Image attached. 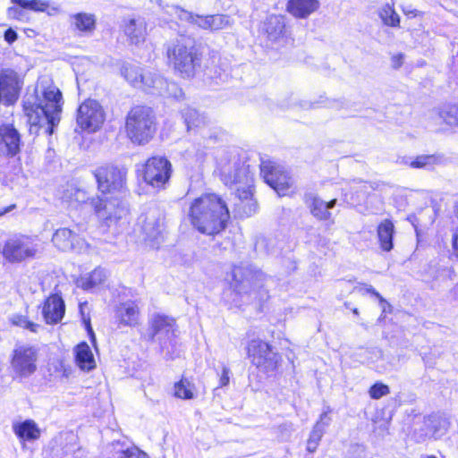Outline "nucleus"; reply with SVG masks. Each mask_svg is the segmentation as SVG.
Masks as SVG:
<instances>
[{
  "label": "nucleus",
  "mask_w": 458,
  "mask_h": 458,
  "mask_svg": "<svg viewBox=\"0 0 458 458\" xmlns=\"http://www.w3.org/2000/svg\"><path fill=\"white\" fill-rule=\"evenodd\" d=\"M260 174L265 182L280 195H284L291 186V178L288 174L272 162H262Z\"/></svg>",
  "instance_id": "nucleus-15"
},
{
  "label": "nucleus",
  "mask_w": 458,
  "mask_h": 458,
  "mask_svg": "<svg viewBox=\"0 0 458 458\" xmlns=\"http://www.w3.org/2000/svg\"><path fill=\"white\" fill-rule=\"evenodd\" d=\"M229 373H230L229 369L226 367H224L223 370H222V375L220 377V386H225L229 384V380H230Z\"/></svg>",
  "instance_id": "nucleus-49"
},
{
  "label": "nucleus",
  "mask_w": 458,
  "mask_h": 458,
  "mask_svg": "<svg viewBox=\"0 0 458 458\" xmlns=\"http://www.w3.org/2000/svg\"><path fill=\"white\" fill-rule=\"evenodd\" d=\"M121 73L133 87H140V75H142V72L139 66L124 64L121 68Z\"/></svg>",
  "instance_id": "nucleus-40"
},
{
  "label": "nucleus",
  "mask_w": 458,
  "mask_h": 458,
  "mask_svg": "<svg viewBox=\"0 0 458 458\" xmlns=\"http://www.w3.org/2000/svg\"><path fill=\"white\" fill-rule=\"evenodd\" d=\"M182 114L188 130L206 123V118L194 108L186 107L182 110Z\"/></svg>",
  "instance_id": "nucleus-39"
},
{
  "label": "nucleus",
  "mask_w": 458,
  "mask_h": 458,
  "mask_svg": "<svg viewBox=\"0 0 458 458\" xmlns=\"http://www.w3.org/2000/svg\"><path fill=\"white\" fill-rule=\"evenodd\" d=\"M76 235L68 228H60L55 231L52 242L59 250L68 251L74 249Z\"/></svg>",
  "instance_id": "nucleus-32"
},
{
  "label": "nucleus",
  "mask_w": 458,
  "mask_h": 458,
  "mask_svg": "<svg viewBox=\"0 0 458 458\" xmlns=\"http://www.w3.org/2000/svg\"><path fill=\"white\" fill-rule=\"evenodd\" d=\"M424 424L427 428L425 435L435 439L441 437L445 434L448 425L445 420L437 415L425 419Z\"/></svg>",
  "instance_id": "nucleus-33"
},
{
  "label": "nucleus",
  "mask_w": 458,
  "mask_h": 458,
  "mask_svg": "<svg viewBox=\"0 0 458 458\" xmlns=\"http://www.w3.org/2000/svg\"><path fill=\"white\" fill-rule=\"evenodd\" d=\"M87 323H88L89 332L91 335V336L94 337V333H93L92 328L90 327V325H89V318H88V322Z\"/></svg>",
  "instance_id": "nucleus-58"
},
{
  "label": "nucleus",
  "mask_w": 458,
  "mask_h": 458,
  "mask_svg": "<svg viewBox=\"0 0 458 458\" xmlns=\"http://www.w3.org/2000/svg\"><path fill=\"white\" fill-rule=\"evenodd\" d=\"M65 311L64 301L58 294L50 295L42 308V314L47 324L59 323Z\"/></svg>",
  "instance_id": "nucleus-21"
},
{
  "label": "nucleus",
  "mask_w": 458,
  "mask_h": 458,
  "mask_svg": "<svg viewBox=\"0 0 458 458\" xmlns=\"http://www.w3.org/2000/svg\"><path fill=\"white\" fill-rule=\"evenodd\" d=\"M139 220L145 240H157L163 229V216L160 210L150 208L146 214L140 216Z\"/></svg>",
  "instance_id": "nucleus-19"
},
{
  "label": "nucleus",
  "mask_w": 458,
  "mask_h": 458,
  "mask_svg": "<svg viewBox=\"0 0 458 458\" xmlns=\"http://www.w3.org/2000/svg\"><path fill=\"white\" fill-rule=\"evenodd\" d=\"M80 309H81V315L83 316V320H84V322H86V318H84V313H83V304L80 305Z\"/></svg>",
  "instance_id": "nucleus-59"
},
{
  "label": "nucleus",
  "mask_w": 458,
  "mask_h": 458,
  "mask_svg": "<svg viewBox=\"0 0 458 458\" xmlns=\"http://www.w3.org/2000/svg\"><path fill=\"white\" fill-rule=\"evenodd\" d=\"M10 321L13 325L28 329L33 333H36L38 331V328L39 327L38 324L28 320L26 316L20 314L12 315L10 317Z\"/></svg>",
  "instance_id": "nucleus-43"
},
{
  "label": "nucleus",
  "mask_w": 458,
  "mask_h": 458,
  "mask_svg": "<svg viewBox=\"0 0 458 458\" xmlns=\"http://www.w3.org/2000/svg\"><path fill=\"white\" fill-rule=\"evenodd\" d=\"M44 243L37 235L16 234L9 238L3 248V256L10 263L29 262L38 259Z\"/></svg>",
  "instance_id": "nucleus-6"
},
{
  "label": "nucleus",
  "mask_w": 458,
  "mask_h": 458,
  "mask_svg": "<svg viewBox=\"0 0 458 458\" xmlns=\"http://www.w3.org/2000/svg\"><path fill=\"white\" fill-rule=\"evenodd\" d=\"M94 176L100 194L124 196L125 174L115 166L106 165L97 168Z\"/></svg>",
  "instance_id": "nucleus-8"
},
{
  "label": "nucleus",
  "mask_w": 458,
  "mask_h": 458,
  "mask_svg": "<svg viewBox=\"0 0 458 458\" xmlns=\"http://www.w3.org/2000/svg\"><path fill=\"white\" fill-rule=\"evenodd\" d=\"M107 278V273L104 268L98 267L91 273L81 276L77 281V285L83 290L89 291L102 284Z\"/></svg>",
  "instance_id": "nucleus-28"
},
{
  "label": "nucleus",
  "mask_w": 458,
  "mask_h": 458,
  "mask_svg": "<svg viewBox=\"0 0 458 458\" xmlns=\"http://www.w3.org/2000/svg\"><path fill=\"white\" fill-rule=\"evenodd\" d=\"M105 121V112L100 104L93 99L85 100L78 108L77 124L89 132L98 130Z\"/></svg>",
  "instance_id": "nucleus-11"
},
{
  "label": "nucleus",
  "mask_w": 458,
  "mask_h": 458,
  "mask_svg": "<svg viewBox=\"0 0 458 458\" xmlns=\"http://www.w3.org/2000/svg\"><path fill=\"white\" fill-rule=\"evenodd\" d=\"M394 232V224L389 219H385L378 225L377 237L383 250L390 251L393 249Z\"/></svg>",
  "instance_id": "nucleus-31"
},
{
  "label": "nucleus",
  "mask_w": 458,
  "mask_h": 458,
  "mask_svg": "<svg viewBox=\"0 0 458 458\" xmlns=\"http://www.w3.org/2000/svg\"><path fill=\"white\" fill-rule=\"evenodd\" d=\"M75 359L78 366L83 370L89 371L95 368V360L92 352L85 342L76 346Z\"/></svg>",
  "instance_id": "nucleus-30"
},
{
  "label": "nucleus",
  "mask_w": 458,
  "mask_h": 458,
  "mask_svg": "<svg viewBox=\"0 0 458 458\" xmlns=\"http://www.w3.org/2000/svg\"><path fill=\"white\" fill-rule=\"evenodd\" d=\"M383 312L391 311V305L388 302L380 303Z\"/></svg>",
  "instance_id": "nucleus-56"
},
{
  "label": "nucleus",
  "mask_w": 458,
  "mask_h": 458,
  "mask_svg": "<svg viewBox=\"0 0 458 458\" xmlns=\"http://www.w3.org/2000/svg\"><path fill=\"white\" fill-rule=\"evenodd\" d=\"M165 87V80L157 73L147 72L140 75V89L152 93L162 94Z\"/></svg>",
  "instance_id": "nucleus-27"
},
{
  "label": "nucleus",
  "mask_w": 458,
  "mask_h": 458,
  "mask_svg": "<svg viewBox=\"0 0 458 458\" xmlns=\"http://www.w3.org/2000/svg\"><path fill=\"white\" fill-rule=\"evenodd\" d=\"M71 26L84 35L91 34L96 29V17L88 13H78L70 16Z\"/></svg>",
  "instance_id": "nucleus-26"
},
{
  "label": "nucleus",
  "mask_w": 458,
  "mask_h": 458,
  "mask_svg": "<svg viewBox=\"0 0 458 458\" xmlns=\"http://www.w3.org/2000/svg\"><path fill=\"white\" fill-rule=\"evenodd\" d=\"M331 412V409L327 406L323 412L321 413L319 420L317 421L316 425H320L321 428L326 429V428L330 424L331 418L329 417V413Z\"/></svg>",
  "instance_id": "nucleus-46"
},
{
  "label": "nucleus",
  "mask_w": 458,
  "mask_h": 458,
  "mask_svg": "<svg viewBox=\"0 0 458 458\" xmlns=\"http://www.w3.org/2000/svg\"><path fill=\"white\" fill-rule=\"evenodd\" d=\"M13 429L19 438L27 441L36 440L40 436V429L35 421L31 420L13 424Z\"/></svg>",
  "instance_id": "nucleus-29"
},
{
  "label": "nucleus",
  "mask_w": 458,
  "mask_h": 458,
  "mask_svg": "<svg viewBox=\"0 0 458 458\" xmlns=\"http://www.w3.org/2000/svg\"><path fill=\"white\" fill-rule=\"evenodd\" d=\"M151 339L160 343L170 340L174 335V320L169 317L157 315L151 320Z\"/></svg>",
  "instance_id": "nucleus-20"
},
{
  "label": "nucleus",
  "mask_w": 458,
  "mask_h": 458,
  "mask_svg": "<svg viewBox=\"0 0 458 458\" xmlns=\"http://www.w3.org/2000/svg\"><path fill=\"white\" fill-rule=\"evenodd\" d=\"M229 216L225 203L216 194H205L195 199L188 212L192 226L208 235H215L223 231Z\"/></svg>",
  "instance_id": "nucleus-2"
},
{
  "label": "nucleus",
  "mask_w": 458,
  "mask_h": 458,
  "mask_svg": "<svg viewBox=\"0 0 458 458\" xmlns=\"http://www.w3.org/2000/svg\"><path fill=\"white\" fill-rule=\"evenodd\" d=\"M17 6H11L7 9V16L10 19L23 21L25 13L22 9H29L35 12H47L48 14L56 13L58 9L52 7L49 10V3L42 0H11Z\"/></svg>",
  "instance_id": "nucleus-18"
},
{
  "label": "nucleus",
  "mask_w": 458,
  "mask_h": 458,
  "mask_svg": "<svg viewBox=\"0 0 458 458\" xmlns=\"http://www.w3.org/2000/svg\"><path fill=\"white\" fill-rule=\"evenodd\" d=\"M232 277L231 286L239 294L250 293L263 285L264 275L250 265L234 266Z\"/></svg>",
  "instance_id": "nucleus-9"
},
{
  "label": "nucleus",
  "mask_w": 458,
  "mask_h": 458,
  "mask_svg": "<svg viewBox=\"0 0 458 458\" xmlns=\"http://www.w3.org/2000/svg\"><path fill=\"white\" fill-rule=\"evenodd\" d=\"M220 177L222 182L230 188H234L237 191L238 197L243 204L247 201L250 204L249 211H246L247 216H250L255 212V203L252 202V192L250 190L252 183V176L250 174L249 165L242 162L237 157L227 162H221Z\"/></svg>",
  "instance_id": "nucleus-3"
},
{
  "label": "nucleus",
  "mask_w": 458,
  "mask_h": 458,
  "mask_svg": "<svg viewBox=\"0 0 458 458\" xmlns=\"http://www.w3.org/2000/svg\"><path fill=\"white\" fill-rule=\"evenodd\" d=\"M37 352L32 347L20 346L14 351L12 365L21 376H28L36 369Z\"/></svg>",
  "instance_id": "nucleus-17"
},
{
  "label": "nucleus",
  "mask_w": 458,
  "mask_h": 458,
  "mask_svg": "<svg viewBox=\"0 0 458 458\" xmlns=\"http://www.w3.org/2000/svg\"><path fill=\"white\" fill-rule=\"evenodd\" d=\"M157 131V119L154 111L145 106H136L125 118V132L131 141L144 145L150 141Z\"/></svg>",
  "instance_id": "nucleus-5"
},
{
  "label": "nucleus",
  "mask_w": 458,
  "mask_h": 458,
  "mask_svg": "<svg viewBox=\"0 0 458 458\" xmlns=\"http://www.w3.org/2000/svg\"><path fill=\"white\" fill-rule=\"evenodd\" d=\"M412 159H413V157H399L396 162L399 165H406V166L410 167V163H411V160H412Z\"/></svg>",
  "instance_id": "nucleus-53"
},
{
  "label": "nucleus",
  "mask_w": 458,
  "mask_h": 458,
  "mask_svg": "<svg viewBox=\"0 0 458 458\" xmlns=\"http://www.w3.org/2000/svg\"><path fill=\"white\" fill-rule=\"evenodd\" d=\"M62 198L64 201L75 207L80 204L87 203L88 201L90 202L91 199L86 191L74 186H70L67 188L64 191Z\"/></svg>",
  "instance_id": "nucleus-37"
},
{
  "label": "nucleus",
  "mask_w": 458,
  "mask_h": 458,
  "mask_svg": "<svg viewBox=\"0 0 458 458\" xmlns=\"http://www.w3.org/2000/svg\"><path fill=\"white\" fill-rule=\"evenodd\" d=\"M325 432V429L324 428H320V425H315L311 433H310V440H313L314 442L316 443H319L323 434Z\"/></svg>",
  "instance_id": "nucleus-48"
},
{
  "label": "nucleus",
  "mask_w": 458,
  "mask_h": 458,
  "mask_svg": "<svg viewBox=\"0 0 458 458\" xmlns=\"http://www.w3.org/2000/svg\"><path fill=\"white\" fill-rule=\"evenodd\" d=\"M276 429H277L278 433L280 434L281 439L284 440L290 437L293 428H292L291 423L285 422V423L280 424L276 428Z\"/></svg>",
  "instance_id": "nucleus-47"
},
{
  "label": "nucleus",
  "mask_w": 458,
  "mask_h": 458,
  "mask_svg": "<svg viewBox=\"0 0 458 458\" xmlns=\"http://www.w3.org/2000/svg\"><path fill=\"white\" fill-rule=\"evenodd\" d=\"M114 317L119 326L135 327L139 324L140 310L131 301L120 303L114 310Z\"/></svg>",
  "instance_id": "nucleus-22"
},
{
  "label": "nucleus",
  "mask_w": 458,
  "mask_h": 458,
  "mask_svg": "<svg viewBox=\"0 0 458 458\" xmlns=\"http://www.w3.org/2000/svg\"><path fill=\"white\" fill-rule=\"evenodd\" d=\"M369 395L372 399H379L390 393L388 386L376 383L369 388Z\"/></svg>",
  "instance_id": "nucleus-45"
},
{
  "label": "nucleus",
  "mask_w": 458,
  "mask_h": 458,
  "mask_svg": "<svg viewBox=\"0 0 458 458\" xmlns=\"http://www.w3.org/2000/svg\"><path fill=\"white\" fill-rule=\"evenodd\" d=\"M247 352L253 365L267 372L276 369L280 359L267 343L259 339H253L249 343Z\"/></svg>",
  "instance_id": "nucleus-10"
},
{
  "label": "nucleus",
  "mask_w": 458,
  "mask_h": 458,
  "mask_svg": "<svg viewBox=\"0 0 458 458\" xmlns=\"http://www.w3.org/2000/svg\"><path fill=\"white\" fill-rule=\"evenodd\" d=\"M171 174L170 162L161 157L149 158L144 170V181L153 188H163L168 182Z\"/></svg>",
  "instance_id": "nucleus-12"
},
{
  "label": "nucleus",
  "mask_w": 458,
  "mask_h": 458,
  "mask_svg": "<svg viewBox=\"0 0 458 458\" xmlns=\"http://www.w3.org/2000/svg\"><path fill=\"white\" fill-rule=\"evenodd\" d=\"M364 288L367 293H369L376 296L379 300V303H385L386 300L380 295L378 292H377L371 285L364 284Z\"/></svg>",
  "instance_id": "nucleus-51"
},
{
  "label": "nucleus",
  "mask_w": 458,
  "mask_h": 458,
  "mask_svg": "<svg viewBox=\"0 0 458 458\" xmlns=\"http://www.w3.org/2000/svg\"><path fill=\"white\" fill-rule=\"evenodd\" d=\"M318 0H289L286 10L295 18L305 19L319 8Z\"/></svg>",
  "instance_id": "nucleus-25"
},
{
  "label": "nucleus",
  "mask_w": 458,
  "mask_h": 458,
  "mask_svg": "<svg viewBox=\"0 0 458 458\" xmlns=\"http://www.w3.org/2000/svg\"><path fill=\"white\" fill-rule=\"evenodd\" d=\"M21 139L11 123L0 125V162L15 157L21 151Z\"/></svg>",
  "instance_id": "nucleus-14"
},
{
  "label": "nucleus",
  "mask_w": 458,
  "mask_h": 458,
  "mask_svg": "<svg viewBox=\"0 0 458 458\" xmlns=\"http://www.w3.org/2000/svg\"><path fill=\"white\" fill-rule=\"evenodd\" d=\"M63 98L59 89L47 77L38 81L32 92L23 98V111L28 117L30 130L33 127L44 129L49 135L59 123L62 113Z\"/></svg>",
  "instance_id": "nucleus-1"
},
{
  "label": "nucleus",
  "mask_w": 458,
  "mask_h": 458,
  "mask_svg": "<svg viewBox=\"0 0 458 458\" xmlns=\"http://www.w3.org/2000/svg\"><path fill=\"white\" fill-rule=\"evenodd\" d=\"M441 159L436 155H420L411 160L410 167L414 169L432 170Z\"/></svg>",
  "instance_id": "nucleus-38"
},
{
  "label": "nucleus",
  "mask_w": 458,
  "mask_h": 458,
  "mask_svg": "<svg viewBox=\"0 0 458 458\" xmlns=\"http://www.w3.org/2000/svg\"><path fill=\"white\" fill-rule=\"evenodd\" d=\"M436 119L450 127L458 126V106H445L436 111Z\"/></svg>",
  "instance_id": "nucleus-36"
},
{
  "label": "nucleus",
  "mask_w": 458,
  "mask_h": 458,
  "mask_svg": "<svg viewBox=\"0 0 458 458\" xmlns=\"http://www.w3.org/2000/svg\"><path fill=\"white\" fill-rule=\"evenodd\" d=\"M167 13L177 17L181 21L195 25L202 30H211V15H199L179 6H171Z\"/></svg>",
  "instance_id": "nucleus-24"
},
{
  "label": "nucleus",
  "mask_w": 458,
  "mask_h": 458,
  "mask_svg": "<svg viewBox=\"0 0 458 458\" xmlns=\"http://www.w3.org/2000/svg\"><path fill=\"white\" fill-rule=\"evenodd\" d=\"M394 4H385L379 11V17L383 23L390 27H399L400 17L393 7Z\"/></svg>",
  "instance_id": "nucleus-41"
},
{
  "label": "nucleus",
  "mask_w": 458,
  "mask_h": 458,
  "mask_svg": "<svg viewBox=\"0 0 458 458\" xmlns=\"http://www.w3.org/2000/svg\"><path fill=\"white\" fill-rule=\"evenodd\" d=\"M230 25V18L225 14L211 15V30H223Z\"/></svg>",
  "instance_id": "nucleus-44"
},
{
  "label": "nucleus",
  "mask_w": 458,
  "mask_h": 458,
  "mask_svg": "<svg viewBox=\"0 0 458 458\" xmlns=\"http://www.w3.org/2000/svg\"><path fill=\"white\" fill-rule=\"evenodd\" d=\"M116 458H149L148 454L135 445L116 442L112 445Z\"/></svg>",
  "instance_id": "nucleus-35"
},
{
  "label": "nucleus",
  "mask_w": 458,
  "mask_h": 458,
  "mask_svg": "<svg viewBox=\"0 0 458 458\" xmlns=\"http://www.w3.org/2000/svg\"><path fill=\"white\" fill-rule=\"evenodd\" d=\"M352 312H353V314H355V315H358V314H359L358 309H356V308L352 310Z\"/></svg>",
  "instance_id": "nucleus-60"
},
{
  "label": "nucleus",
  "mask_w": 458,
  "mask_h": 458,
  "mask_svg": "<svg viewBox=\"0 0 458 458\" xmlns=\"http://www.w3.org/2000/svg\"><path fill=\"white\" fill-rule=\"evenodd\" d=\"M318 445V443L314 442L313 440L309 439L308 443H307V450L310 453H313L317 449Z\"/></svg>",
  "instance_id": "nucleus-55"
},
{
  "label": "nucleus",
  "mask_w": 458,
  "mask_h": 458,
  "mask_svg": "<svg viewBox=\"0 0 458 458\" xmlns=\"http://www.w3.org/2000/svg\"><path fill=\"white\" fill-rule=\"evenodd\" d=\"M21 88V81L19 75L13 70H4L0 75V99L4 104H12L16 101L20 89Z\"/></svg>",
  "instance_id": "nucleus-16"
},
{
  "label": "nucleus",
  "mask_w": 458,
  "mask_h": 458,
  "mask_svg": "<svg viewBox=\"0 0 458 458\" xmlns=\"http://www.w3.org/2000/svg\"><path fill=\"white\" fill-rule=\"evenodd\" d=\"M123 198V196L106 194L91 198L90 206L103 225L111 227L117 225L122 219L126 218L129 209Z\"/></svg>",
  "instance_id": "nucleus-7"
},
{
  "label": "nucleus",
  "mask_w": 458,
  "mask_h": 458,
  "mask_svg": "<svg viewBox=\"0 0 458 458\" xmlns=\"http://www.w3.org/2000/svg\"><path fill=\"white\" fill-rule=\"evenodd\" d=\"M426 458H437V457H436V456H434V455H427V457H426Z\"/></svg>",
  "instance_id": "nucleus-62"
},
{
  "label": "nucleus",
  "mask_w": 458,
  "mask_h": 458,
  "mask_svg": "<svg viewBox=\"0 0 458 458\" xmlns=\"http://www.w3.org/2000/svg\"><path fill=\"white\" fill-rule=\"evenodd\" d=\"M261 33L271 47L283 46L289 42V31L283 16L271 15L261 26Z\"/></svg>",
  "instance_id": "nucleus-13"
},
{
  "label": "nucleus",
  "mask_w": 458,
  "mask_h": 458,
  "mask_svg": "<svg viewBox=\"0 0 458 458\" xmlns=\"http://www.w3.org/2000/svg\"><path fill=\"white\" fill-rule=\"evenodd\" d=\"M451 294L453 295L454 300L458 301V284L453 288L451 291Z\"/></svg>",
  "instance_id": "nucleus-57"
},
{
  "label": "nucleus",
  "mask_w": 458,
  "mask_h": 458,
  "mask_svg": "<svg viewBox=\"0 0 458 458\" xmlns=\"http://www.w3.org/2000/svg\"><path fill=\"white\" fill-rule=\"evenodd\" d=\"M166 55L175 73L184 79L195 76L201 64V54L193 39L182 38L167 47Z\"/></svg>",
  "instance_id": "nucleus-4"
},
{
  "label": "nucleus",
  "mask_w": 458,
  "mask_h": 458,
  "mask_svg": "<svg viewBox=\"0 0 458 458\" xmlns=\"http://www.w3.org/2000/svg\"><path fill=\"white\" fill-rule=\"evenodd\" d=\"M126 36L130 38L132 44H139L145 39L146 27L141 20H130L124 28Z\"/></svg>",
  "instance_id": "nucleus-34"
},
{
  "label": "nucleus",
  "mask_w": 458,
  "mask_h": 458,
  "mask_svg": "<svg viewBox=\"0 0 458 458\" xmlns=\"http://www.w3.org/2000/svg\"><path fill=\"white\" fill-rule=\"evenodd\" d=\"M304 201L311 214L319 220H328L331 217L329 209L333 208L337 202L336 199L326 202L314 193H306Z\"/></svg>",
  "instance_id": "nucleus-23"
},
{
  "label": "nucleus",
  "mask_w": 458,
  "mask_h": 458,
  "mask_svg": "<svg viewBox=\"0 0 458 458\" xmlns=\"http://www.w3.org/2000/svg\"><path fill=\"white\" fill-rule=\"evenodd\" d=\"M13 207H10L9 208L5 209L3 213H7L8 211H10L12 209Z\"/></svg>",
  "instance_id": "nucleus-61"
},
{
  "label": "nucleus",
  "mask_w": 458,
  "mask_h": 458,
  "mask_svg": "<svg viewBox=\"0 0 458 458\" xmlns=\"http://www.w3.org/2000/svg\"><path fill=\"white\" fill-rule=\"evenodd\" d=\"M403 55L401 54L396 55L393 56V58H392V64H393V67H394V68L401 67V65L403 64Z\"/></svg>",
  "instance_id": "nucleus-52"
},
{
  "label": "nucleus",
  "mask_w": 458,
  "mask_h": 458,
  "mask_svg": "<svg viewBox=\"0 0 458 458\" xmlns=\"http://www.w3.org/2000/svg\"><path fill=\"white\" fill-rule=\"evenodd\" d=\"M453 247L456 256H458V229L453 235Z\"/></svg>",
  "instance_id": "nucleus-54"
},
{
  "label": "nucleus",
  "mask_w": 458,
  "mask_h": 458,
  "mask_svg": "<svg viewBox=\"0 0 458 458\" xmlns=\"http://www.w3.org/2000/svg\"><path fill=\"white\" fill-rule=\"evenodd\" d=\"M456 208H457V209H456V216H457V217H458V202L456 203Z\"/></svg>",
  "instance_id": "nucleus-63"
},
{
  "label": "nucleus",
  "mask_w": 458,
  "mask_h": 458,
  "mask_svg": "<svg viewBox=\"0 0 458 458\" xmlns=\"http://www.w3.org/2000/svg\"><path fill=\"white\" fill-rule=\"evenodd\" d=\"M17 39V33L13 29H8L4 32V40L9 44L13 43Z\"/></svg>",
  "instance_id": "nucleus-50"
},
{
  "label": "nucleus",
  "mask_w": 458,
  "mask_h": 458,
  "mask_svg": "<svg viewBox=\"0 0 458 458\" xmlns=\"http://www.w3.org/2000/svg\"><path fill=\"white\" fill-rule=\"evenodd\" d=\"M195 386L187 378H182L174 385V395L182 399L194 398Z\"/></svg>",
  "instance_id": "nucleus-42"
}]
</instances>
